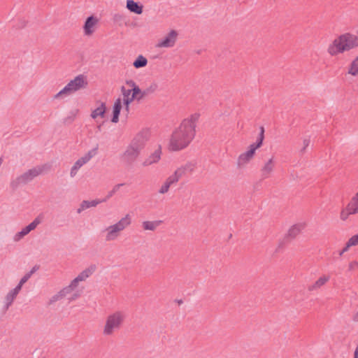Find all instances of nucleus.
<instances>
[{
	"mask_svg": "<svg viewBox=\"0 0 358 358\" xmlns=\"http://www.w3.org/2000/svg\"><path fill=\"white\" fill-rule=\"evenodd\" d=\"M329 280H330L329 275L324 274V275L320 276L315 280V282L312 285L310 289L316 290V289L321 288L322 287L325 285L329 281Z\"/></svg>",
	"mask_w": 358,
	"mask_h": 358,
	"instance_id": "obj_20",
	"label": "nucleus"
},
{
	"mask_svg": "<svg viewBox=\"0 0 358 358\" xmlns=\"http://www.w3.org/2000/svg\"><path fill=\"white\" fill-rule=\"evenodd\" d=\"M157 89V85L156 83H152L148 87H147L145 90H144L143 91L141 90V95H140V96H138V97H137V100L138 101L141 100L144 97H145V96L150 95V94L153 93L154 92H155V90Z\"/></svg>",
	"mask_w": 358,
	"mask_h": 358,
	"instance_id": "obj_25",
	"label": "nucleus"
},
{
	"mask_svg": "<svg viewBox=\"0 0 358 358\" xmlns=\"http://www.w3.org/2000/svg\"><path fill=\"white\" fill-rule=\"evenodd\" d=\"M91 275L90 270L86 269L80 272L73 280H72L69 286L64 287L55 294L52 298L53 301H57L64 297L67 294L78 287L82 282L85 281Z\"/></svg>",
	"mask_w": 358,
	"mask_h": 358,
	"instance_id": "obj_7",
	"label": "nucleus"
},
{
	"mask_svg": "<svg viewBox=\"0 0 358 358\" xmlns=\"http://www.w3.org/2000/svg\"><path fill=\"white\" fill-rule=\"evenodd\" d=\"M357 194H358V192H357Z\"/></svg>",
	"mask_w": 358,
	"mask_h": 358,
	"instance_id": "obj_44",
	"label": "nucleus"
},
{
	"mask_svg": "<svg viewBox=\"0 0 358 358\" xmlns=\"http://www.w3.org/2000/svg\"><path fill=\"white\" fill-rule=\"evenodd\" d=\"M194 169L195 167L193 164L189 163L185 164L184 166L179 168L175 171V175L176 176V179L191 177Z\"/></svg>",
	"mask_w": 358,
	"mask_h": 358,
	"instance_id": "obj_12",
	"label": "nucleus"
},
{
	"mask_svg": "<svg viewBox=\"0 0 358 358\" xmlns=\"http://www.w3.org/2000/svg\"><path fill=\"white\" fill-rule=\"evenodd\" d=\"M134 100V99L131 96V98H124V104L126 108H129V104Z\"/></svg>",
	"mask_w": 358,
	"mask_h": 358,
	"instance_id": "obj_39",
	"label": "nucleus"
},
{
	"mask_svg": "<svg viewBox=\"0 0 358 358\" xmlns=\"http://www.w3.org/2000/svg\"><path fill=\"white\" fill-rule=\"evenodd\" d=\"M106 113V105L104 103H101V105L92 110L91 117L93 119H96L98 116L103 117Z\"/></svg>",
	"mask_w": 358,
	"mask_h": 358,
	"instance_id": "obj_26",
	"label": "nucleus"
},
{
	"mask_svg": "<svg viewBox=\"0 0 358 358\" xmlns=\"http://www.w3.org/2000/svg\"><path fill=\"white\" fill-rule=\"evenodd\" d=\"M200 115L194 113L189 118L184 120L180 127L176 129L171 136L169 148L178 151L185 148L195 136L196 122Z\"/></svg>",
	"mask_w": 358,
	"mask_h": 358,
	"instance_id": "obj_1",
	"label": "nucleus"
},
{
	"mask_svg": "<svg viewBox=\"0 0 358 358\" xmlns=\"http://www.w3.org/2000/svg\"><path fill=\"white\" fill-rule=\"evenodd\" d=\"M88 85L87 78L83 74L77 76L71 80L62 90L55 95V99L69 96L75 92L85 89Z\"/></svg>",
	"mask_w": 358,
	"mask_h": 358,
	"instance_id": "obj_6",
	"label": "nucleus"
},
{
	"mask_svg": "<svg viewBox=\"0 0 358 358\" xmlns=\"http://www.w3.org/2000/svg\"><path fill=\"white\" fill-rule=\"evenodd\" d=\"M305 224L303 223H296L292 225L287 230V237L289 238H295L303 230Z\"/></svg>",
	"mask_w": 358,
	"mask_h": 358,
	"instance_id": "obj_15",
	"label": "nucleus"
},
{
	"mask_svg": "<svg viewBox=\"0 0 358 358\" xmlns=\"http://www.w3.org/2000/svg\"><path fill=\"white\" fill-rule=\"evenodd\" d=\"M143 6L139 3L134 1V0H127V8L135 13L140 15L143 13Z\"/></svg>",
	"mask_w": 358,
	"mask_h": 358,
	"instance_id": "obj_19",
	"label": "nucleus"
},
{
	"mask_svg": "<svg viewBox=\"0 0 358 358\" xmlns=\"http://www.w3.org/2000/svg\"><path fill=\"white\" fill-rule=\"evenodd\" d=\"M125 318L124 313L121 310H116L109 314L102 327V334L104 336H111L122 325Z\"/></svg>",
	"mask_w": 358,
	"mask_h": 358,
	"instance_id": "obj_5",
	"label": "nucleus"
},
{
	"mask_svg": "<svg viewBox=\"0 0 358 358\" xmlns=\"http://www.w3.org/2000/svg\"><path fill=\"white\" fill-rule=\"evenodd\" d=\"M348 270L350 271H357L358 270V261L354 260L349 263L348 264Z\"/></svg>",
	"mask_w": 358,
	"mask_h": 358,
	"instance_id": "obj_36",
	"label": "nucleus"
},
{
	"mask_svg": "<svg viewBox=\"0 0 358 358\" xmlns=\"http://www.w3.org/2000/svg\"><path fill=\"white\" fill-rule=\"evenodd\" d=\"M126 84H127V85H129V87H131L132 88H133L134 86H136V83H135V82H134V80H127V81H126Z\"/></svg>",
	"mask_w": 358,
	"mask_h": 358,
	"instance_id": "obj_41",
	"label": "nucleus"
},
{
	"mask_svg": "<svg viewBox=\"0 0 358 358\" xmlns=\"http://www.w3.org/2000/svg\"><path fill=\"white\" fill-rule=\"evenodd\" d=\"M148 60L143 55H139L134 62L133 65L136 69H140L147 65Z\"/></svg>",
	"mask_w": 358,
	"mask_h": 358,
	"instance_id": "obj_27",
	"label": "nucleus"
},
{
	"mask_svg": "<svg viewBox=\"0 0 358 358\" xmlns=\"http://www.w3.org/2000/svg\"><path fill=\"white\" fill-rule=\"evenodd\" d=\"M275 165V162L273 158H271L268 160V162L263 166L262 171V174L265 178L270 177L271 173L273 171V167Z\"/></svg>",
	"mask_w": 358,
	"mask_h": 358,
	"instance_id": "obj_22",
	"label": "nucleus"
},
{
	"mask_svg": "<svg viewBox=\"0 0 358 358\" xmlns=\"http://www.w3.org/2000/svg\"><path fill=\"white\" fill-rule=\"evenodd\" d=\"M19 292L20 288L15 287L7 293L3 299V303L6 308H8L13 303Z\"/></svg>",
	"mask_w": 358,
	"mask_h": 358,
	"instance_id": "obj_18",
	"label": "nucleus"
},
{
	"mask_svg": "<svg viewBox=\"0 0 358 358\" xmlns=\"http://www.w3.org/2000/svg\"><path fill=\"white\" fill-rule=\"evenodd\" d=\"M162 149L159 146L153 152L150 153L142 162V166L145 167L157 163L161 159Z\"/></svg>",
	"mask_w": 358,
	"mask_h": 358,
	"instance_id": "obj_13",
	"label": "nucleus"
},
{
	"mask_svg": "<svg viewBox=\"0 0 358 358\" xmlns=\"http://www.w3.org/2000/svg\"><path fill=\"white\" fill-rule=\"evenodd\" d=\"M122 108L121 99L118 98L114 103L113 108L112 122L117 123L119 121V115Z\"/></svg>",
	"mask_w": 358,
	"mask_h": 358,
	"instance_id": "obj_21",
	"label": "nucleus"
},
{
	"mask_svg": "<svg viewBox=\"0 0 358 358\" xmlns=\"http://www.w3.org/2000/svg\"><path fill=\"white\" fill-rule=\"evenodd\" d=\"M98 146L90 150L85 155V156L82 157L79 159H78L71 170V177H74L77 171L85 164L89 162L94 156H95L97 153Z\"/></svg>",
	"mask_w": 358,
	"mask_h": 358,
	"instance_id": "obj_9",
	"label": "nucleus"
},
{
	"mask_svg": "<svg viewBox=\"0 0 358 358\" xmlns=\"http://www.w3.org/2000/svg\"><path fill=\"white\" fill-rule=\"evenodd\" d=\"M75 115H76L75 113H72L71 115L68 116L67 117L65 118L64 122L65 123H71V122H72L73 121V120H74Z\"/></svg>",
	"mask_w": 358,
	"mask_h": 358,
	"instance_id": "obj_40",
	"label": "nucleus"
},
{
	"mask_svg": "<svg viewBox=\"0 0 358 358\" xmlns=\"http://www.w3.org/2000/svg\"><path fill=\"white\" fill-rule=\"evenodd\" d=\"M255 151L249 146L248 151L242 153L238 158L237 164L239 167L247 164L254 156Z\"/></svg>",
	"mask_w": 358,
	"mask_h": 358,
	"instance_id": "obj_16",
	"label": "nucleus"
},
{
	"mask_svg": "<svg viewBox=\"0 0 358 358\" xmlns=\"http://www.w3.org/2000/svg\"><path fill=\"white\" fill-rule=\"evenodd\" d=\"M171 185H172V182L169 181V180H166L164 182V183L160 187V189L159 190V193L164 194V193L167 192L168 190H169V188L170 187V186Z\"/></svg>",
	"mask_w": 358,
	"mask_h": 358,
	"instance_id": "obj_32",
	"label": "nucleus"
},
{
	"mask_svg": "<svg viewBox=\"0 0 358 358\" xmlns=\"http://www.w3.org/2000/svg\"><path fill=\"white\" fill-rule=\"evenodd\" d=\"M358 246V232L350 236L345 243L342 250L339 252V255L342 256L344 253L348 252L351 248Z\"/></svg>",
	"mask_w": 358,
	"mask_h": 358,
	"instance_id": "obj_14",
	"label": "nucleus"
},
{
	"mask_svg": "<svg viewBox=\"0 0 358 358\" xmlns=\"http://www.w3.org/2000/svg\"><path fill=\"white\" fill-rule=\"evenodd\" d=\"M178 33L175 30H171L164 38L159 40L156 45L157 48H171L176 41Z\"/></svg>",
	"mask_w": 358,
	"mask_h": 358,
	"instance_id": "obj_11",
	"label": "nucleus"
},
{
	"mask_svg": "<svg viewBox=\"0 0 358 358\" xmlns=\"http://www.w3.org/2000/svg\"><path fill=\"white\" fill-rule=\"evenodd\" d=\"M125 110H126L127 112H129V108H126V107H125Z\"/></svg>",
	"mask_w": 358,
	"mask_h": 358,
	"instance_id": "obj_42",
	"label": "nucleus"
},
{
	"mask_svg": "<svg viewBox=\"0 0 358 358\" xmlns=\"http://www.w3.org/2000/svg\"><path fill=\"white\" fill-rule=\"evenodd\" d=\"M49 166L44 164L29 169L24 172L18 179H31L42 175L49 169Z\"/></svg>",
	"mask_w": 358,
	"mask_h": 358,
	"instance_id": "obj_10",
	"label": "nucleus"
},
{
	"mask_svg": "<svg viewBox=\"0 0 358 358\" xmlns=\"http://www.w3.org/2000/svg\"><path fill=\"white\" fill-rule=\"evenodd\" d=\"M131 216L127 214L117 222L108 225L102 231L104 240L106 242L117 241L121 236L122 232L131 224Z\"/></svg>",
	"mask_w": 358,
	"mask_h": 358,
	"instance_id": "obj_4",
	"label": "nucleus"
},
{
	"mask_svg": "<svg viewBox=\"0 0 358 358\" xmlns=\"http://www.w3.org/2000/svg\"><path fill=\"white\" fill-rule=\"evenodd\" d=\"M260 131L259 134V136L257 138V141L255 143H253L250 145V147L253 149L255 151H256L257 149L260 148L262 145L263 141L264 139V127H260L259 128Z\"/></svg>",
	"mask_w": 358,
	"mask_h": 358,
	"instance_id": "obj_23",
	"label": "nucleus"
},
{
	"mask_svg": "<svg viewBox=\"0 0 358 358\" xmlns=\"http://www.w3.org/2000/svg\"><path fill=\"white\" fill-rule=\"evenodd\" d=\"M161 223L162 222L159 220L144 221L142 223V227L144 230L154 231L161 224Z\"/></svg>",
	"mask_w": 358,
	"mask_h": 358,
	"instance_id": "obj_24",
	"label": "nucleus"
},
{
	"mask_svg": "<svg viewBox=\"0 0 358 358\" xmlns=\"http://www.w3.org/2000/svg\"><path fill=\"white\" fill-rule=\"evenodd\" d=\"M303 147L300 150L301 153H303L305 152L306 148L309 145V144H310V139L309 138H305L303 140Z\"/></svg>",
	"mask_w": 358,
	"mask_h": 358,
	"instance_id": "obj_38",
	"label": "nucleus"
},
{
	"mask_svg": "<svg viewBox=\"0 0 358 358\" xmlns=\"http://www.w3.org/2000/svg\"><path fill=\"white\" fill-rule=\"evenodd\" d=\"M147 141L148 136L146 133L140 132L137 134L121 155V161L127 166H131L139 157Z\"/></svg>",
	"mask_w": 358,
	"mask_h": 358,
	"instance_id": "obj_2",
	"label": "nucleus"
},
{
	"mask_svg": "<svg viewBox=\"0 0 358 358\" xmlns=\"http://www.w3.org/2000/svg\"><path fill=\"white\" fill-rule=\"evenodd\" d=\"M121 92L122 93L124 98H131V90H127L124 86H122L121 87Z\"/></svg>",
	"mask_w": 358,
	"mask_h": 358,
	"instance_id": "obj_37",
	"label": "nucleus"
},
{
	"mask_svg": "<svg viewBox=\"0 0 358 358\" xmlns=\"http://www.w3.org/2000/svg\"><path fill=\"white\" fill-rule=\"evenodd\" d=\"M113 20L116 23H122L124 20V16L121 13H115L113 16Z\"/></svg>",
	"mask_w": 358,
	"mask_h": 358,
	"instance_id": "obj_34",
	"label": "nucleus"
},
{
	"mask_svg": "<svg viewBox=\"0 0 358 358\" xmlns=\"http://www.w3.org/2000/svg\"><path fill=\"white\" fill-rule=\"evenodd\" d=\"M2 159L0 158V165L1 164Z\"/></svg>",
	"mask_w": 358,
	"mask_h": 358,
	"instance_id": "obj_43",
	"label": "nucleus"
},
{
	"mask_svg": "<svg viewBox=\"0 0 358 358\" xmlns=\"http://www.w3.org/2000/svg\"><path fill=\"white\" fill-rule=\"evenodd\" d=\"M351 215H355V213H352V211L350 210V208L348 206H346L341 211L340 219L341 220L345 222L348 219L349 216Z\"/></svg>",
	"mask_w": 358,
	"mask_h": 358,
	"instance_id": "obj_30",
	"label": "nucleus"
},
{
	"mask_svg": "<svg viewBox=\"0 0 358 358\" xmlns=\"http://www.w3.org/2000/svg\"><path fill=\"white\" fill-rule=\"evenodd\" d=\"M348 73L352 76L358 74V57L352 62Z\"/></svg>",
	"mask_w": 358,
	"mask_h": 358,
	"instance_id": "obj_31",
	"label": "nucleus"
},
{
	"mask_svg": "<svg viewBox=\"0 0 358 358\" xmlns=\"http://www.w3.org/2000/svg\"><path fill=\"white\" fill-rule=\"evenodd\" d=\"M99 203V201L93 200V201H84L80 204V207L78 209V211L80 212L81 210H85L87 208H89L90 207H94Z\"/></svg>",
	"mask_w": 358,
	"mask_h": 358,
	"instance_id": "obj_29",
	"label": "nucleus"
},
{
	"mask_svg": "<svg viewBox=\"0 0 358 358\" xmlns=\"http://www.w3.org/2000/svg\"><path fill=\"white\" fill-rule=\"evenodd\" d=\"M350 210L352 211L355 214L358 213V194H357L347 205Z\"/></svg>",
	"mask_w": 358,
	"mask_h": 358,
	"instance_id": "obj_28",
	"label": "nucleus"
},
{
	"mask_svg": "<svg viewBox=\"0 0 358 358\" xmlns=\"http://www.w3.org/2000/svg\"><path fill=\"white\" fill-rule=\"evenodd\" d=\"M98 20L94 16L88 17L83 26L85 34L87 36L91 35L94 32V27L97 23Z\"/></svg>",
	"mask_w": 358,
	"mask_h": 358,
	"instance_id": "obj_17",
	"label": "nucleus"
},
{
	"mask_svg": "<svg viewBox=\"0 0 358 358\" xmlns=\"http://www.w3.org/2000/svg\"><path fill=\"white\" fill-rule=\"evenodd\" d=\"M131 96L135 99H137L138 96L141 95V90L138 85L134 86L131 90Z\"/></svg>",
	"mask_w": 358,
	"mask_h": 358,
	"instance_id": "obj_33",
	"label": "nucleus"
},
{
	"mask_svg": "<svg viewBox=\"0 0 358 358\" xmlns=\"http://www.w3.org/2000/svg\"><path fill=\"white\" fill-rule=\"evenodd\" d=\"M357 47H358V36L346 33L334 40L328 48V52L334 56Z\"/></svg>",
	"mask_w": 358,
	"mask_h": 358,
	"instance_id": "obj_3",
	"label": "nucleus"
},
{
	"mask_svg": "<svg viewBox=\"0 0 358 358\" xmlns=\"http://www.w3.org/2000/svg\"><path fill=\"white\" fill-rule=\"evenodd\" d=\"M31 273H27L20 279L18 285L16 287L20 288V291L21 290L22 285L29 279V278L31 277Z\"/></svg>",
	"mask_w": 358,
	"mask_h": 358,
	"instance_id": "obj_35",
	"label": "nucleus"
},
{
	"mask_svg": "<svg viewBox=\"0 0 358 358\" xmlns=\"http://www.w3.org/2000/svg\"><path fill=\"white\" fill-rule=\"evenodd\" d=\"M40 224V220L38 218L34 219L27 226L24 227L20 231L16 232L13 236V241L15 243L20 242L26 236H27L31 231H34Z\"/></svg>",
	"mask_w": 358,
	"mask_h": 358,
	"instance_id": "obj_8",
	"label": "nucleus"
}]
</instances>
